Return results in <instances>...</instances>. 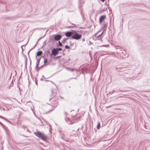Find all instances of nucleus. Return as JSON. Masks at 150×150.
<instances>
[{"label":"nucleus","instance_id":"obj_1","mask_svg":"<svg viewBox=\"0 0 150 150\" xmlns=\"http://www.w3.org/2000/svg\"><path fill=\"white\" fill-rule=\"evenodd\" d=\"M34 133L40 139L42 140L45 142L47 141V135L45 134L44 133L37 131L36 132H34Z\"/></svg>","mask_w":150,"mask_h":150},{"label":"nucleus","instance_id":"obj_2","mask_svg":"<svg viewBox=\"0 0 150 150\" xmlns=\"http://www.w3.org/2000/svg\"><path fill=\"white\" fill-rule=\"evenodd\" d=\"M82 30L79 31V30H73V34L72 35V38L76 40H80L82 36V34L78 33L81 32Z\"/></svg>","mask_w":150,"mask_h":150},{"label":"nucleus","instance_id":"obj_3","mask_svg":"<svg viewBox=\"0 0 150 150\" xmlns=\"http://www.w3.org/2000/svg\"><path fill=\"white\" fill-rule=\"evenodd\" d=\"M62 36L60 34H55L52 36L51 38V40L52 41L54 40L56 41H59L62 38Z\"/></svg>","mask_w":150,"mask_h":150},{"label":"nucleus","instance_id":"obj_4","mask_svg":"<svg viewBox=\"0 0 150 150\" xmlns=\"http://www.w3.org/2000/svg\"><path fill=\"white\" fill-rule=\"evenodd\" d=\"M116 52L118 55L122 56L125 54V52L123 50H121L120 49H117Z\"/></svg>","mask_w":150,"mask_h":150},{"label":"nucleus","instance_id":"obj_5","mask_svg":"<svg viewBox=\"0 0 150 150\" xmlns=\"http://www.w3.org/2000/svg\"><path fill=\"white\" fill-rule=\"evenodd\" d=\"M93 39H96L97 40H99L101 42H102V37L100 36L99 37H98L97 33H96L93 36Z\"/></svg>","mask_w":150,"mask_h":150},{"label":"nucleus","instance_id":"obj_6","mask_svg":"<svg viewBox=\"0 0 150 150\" xmlns=\"http://www.w3.org/2000/svg\"><path fill=\"white\" fill-rule=\"evenodd\" d=\"M73 30H72L71 31H68L65 33V35L67 37H72V35L73 34Z\"/></svg>","mask_w":150,"mask_h":150},{"label":"nucleus","instance_id":"obj_7","mask_svg":"<svg viewBox=\"0 0 150 150\" xmlns=\"http://www.w3.org/2000/svg\"><path fill=\"white\" fill-rule=\"evenodd\" d=\"M51 52H52V54H53V55L55 56L59 53V52L57 51L56 48H53Z\"/></svg>","mask_w":150,"mask_h":150},{"label":"nucleus","instance_id":"obj_8","mask_svg":"<svg viewBox=\"0 0 150 150\" xmlns=\"http://www.w3.org/2000/svg\"><path fill=\"white\" fill-rule=\"evenodd\" d=\"M106 18L105 15H103L100 16L99 19V22L100 23H101Z\"/></svg>","mask_w":150,"mask_h":150},{"label":"nucleus","instance_id":"obj_9","mask_svg":"<svg viewBox=\"0 0 150 150\" xmlns=\"http://www.w3.org/2000/svg\"><path fill=\"white\" fill-rule=\"evenodd\" d=\"M107 26V24L104 23L103 25V26H102L101 28V30L102 31L103 30H104V31H106Z\"/></svg>","mask_w":150,"mask_h":150},{"label":"nucleus","instance_id":"obj_10","mask_svg":"<svg viewBox=\"0 0 150 150\" xmlns=\"http://www.w3.org/2000/svg\"><path fill=\"white\" fill-rule=\"evenodd\" d=\"M65 120L66 122L69 125H71L73 123V122H72L71 120L69 118L67 117V119H65Z\"/></svg>","mask_w":150,"mask_h":150},{"label":"nucleus","instance_id":"obj_11","mask_svg":"<svg viewBox=\"0 0 150 150\" xmlns=\"http://www.w3.org/2000/svg\"><path fill=\"white\" fill-rule=\"evenodd\" d=\"M42 52L41 51H38L37 53V55L36 58H37V56H41L42 54Z\"/></svg>","mask_w":150,"mask_h":150},{"label":"nucleus","instance_id":"obj_12","mask_svg":"<svg viewBox=\"0 0 150 150\" xmlns=\"http://www.w3.org/2000/svg\"><path fill=\"white\" fill-rule=\"evenodd\" d=\"M81 116H79L77 117L73 118V120H74V122H78L81 118Z\"/></svg>","mask_w":150,"mask_h":150},{"label":"nucleus","instance_id":"obj_13","mask_svg":"<svg viewBox=\"0 0 150 150\" xmlns=\"http://www.w3.org/2000/svg\"><path fill=\"white\" fill-rule=\"evenodd\" d=\"M50 63L47 62V59L46 58L44 59V65H47L49 64Z\"/></svg>","mask_w":150,"mask_h":150},{"label":"nucleus","instance_id":"obj_14","mask_svg":"<svg viewBox=\"0 0 150 150\" xmlns=\"http://www.w3.org/2000/svg\"><path fill=\"white\" fill-rule=\"evenodd\" d=\"M41 57L40 58H38L37 59L36 61V67H38V66L39 65V64L40 63V62L41 59Z\"/></svg>","mask_w":150,"mask_h":150},{"label":"nucleus","instance_id":"obj_15","mask_svg":"<svg viewBox=\"0 0 150 150\" xmlns=\"http://www.w3.org/2000/svg\"><path fill=\"white\" fill-rule=\"evenodd\" d=\"M115 69H120V70H119L120 71V72H121V71H124V68H123V67H120V68H119V67H116L115 68Z\"/></svg>","mask_w":150,"mask_h":150},{"label":"nucleus","instance_id":"obj_16","mask_svg":"<svg viewBox=\"0 0 150 150\" xmlns=\"http://www.w3.org/2000/svg\"><path fill=\"white\" fill-rule=\"evenodd\" d=\"M101 127L100 123V122H98L97 126V128L98 130H99Z\"/></svg>","mask_w":150,"mask_h":150},{"label":"nucleus","instance_id":"obj_17","mask_svg":"<svg viewBox=\"0 0 150 150\" xmlns=\"http://www.w3.org/2000/svg\"><path fill=\"white\" fill-rule=\"evenodd\" d=\"M1 126L3 127V128L7 132L8 129V127L2 124V125Z\"/></svg>","mask_w":150,"mask_h":150},{"label":"nucleus","instance_id":"obj_18","mask_svg":"<svg viewBox=\"0 0 150 150\" xmlns=\"http://www.w3.org/2000/svg\"><path fill=\"white\" fill-rule=\"evenodd\" d=\"M0 118L4 119V120H6L7 122H8L10 123V122L9 120H8L6 118H4L3 117H2V116L0 115Z\"/></svg>","mask_w":150,"mask_h":150},{"label":"nucleus","instance_id":"obj_19","mask_svg":"<svg viewBox=\"0 0 150 150\" xmlns=\"http://www.w3.org/2000/svg\"><path fill=\"white\" fill-rule=\"evenodd\" d=\"M46 40L43 43L42 45V48L45 47L46 45Z\"/></svg>","mask_w":150,"mask_h":150},{"label":"nucleus","instance_id":"obj_20","mask_svg":"<svg viewBox=\"0 0 150 150\" xmlns=\"http://www.w3.org/2000/svg\"><path fill=\"white\" fill-rule=\"evenodd\" d=\"M36 44H35V45L30 49V50L28 52V55L29 56V52H30L32 50H33V49H34V48H35V46H36Z\"/></svg>","mask_w":150,"mask_h":150},{"label":"nucleus","instance_id":"obj_21","mask_svg":"<svg viewBox=\"0 0 150 150\" xmlns=\"http://www.w3.org/2000/svg\"><path fill=\"white\" fill-rule=\"evenodd\" d=\"M59 44V46L60 47H63V46L61 42L59 41L58 42Z\"/></svg>","mask_w":150,"mask_h":150},{"label":"nucleus","instance_id":"obj_22","mask_svg":"<svg viewBox=\"0 0 150 150\" xmlns=\"http://www.w3.org/2000/svg\"><path fill=\"white\" fill-rule=\"evenodd\" d=\"M25 67L27 68V59H25Z\"/></svg>","mask_w":150,"mask_h":150},{"label":"nucleus","instance_id":"obj_23","mask_svg":"<svg viewBox=\"0 0 150 150\" xmlns=\"http://www.w3.org/2000/svg\"><path fill=\"white\" fill-rule=\"evenodd\" d=\"M59 134H60V135L62 139H64V134L63 133H62V132H61V133H60Z\"/></svg>","mask_w":150,"mask_h":150},{"label":"nucleus","instance_id":"obj_24","mask_svg":"<svg viewBox=\"0 0 150 150\" xmlns=\"http://www.w3.org/2000/svg\"><path fill=\"white\" fill-rule=\"evenodd\" d=\"M40 69V67H38V66L37 67H36V66H35V69L37 71H38Z\"/></svg>","mask_w":150,"mask_h":150},{"label":"nucleus","instance_id":"obj_25","mask_svg":"<svg viewBox=\"0 0 150 150\" xmlns=\"http://www.w3.org/2000/svg\"><path fill=\"white\" fill-rule=\"evenodd\" d=\"M56 48L58 52H59V51H62V48H61L57 47Z\"/></svg>","mask_w":150,"mask_h":150},{"label":"nucleus","instance_id":"obj_26","mask_svg":"<svg viewBox=\"0 0 150 150\" xmlns=\"http://www.w3.org/2000/svg\"><path fill=\"white\" fill-rule=\"evenodd\" d=\"M68 39V38H64L62 41V42L63 43H64Z\"/></svg>","mask_w":150,"mask_h":150},{"label":"nucleus","instance_id":"obj_27","mask_svg":"<svg viewBox=\"0 0 150 150\" xmlns=\"http://www.w3.org/2000/svg\"><path fill=\"white\" fill-rule=\"evenodd\" d=\"M65 48L66 49H69L70 48V47L68 45H66L65 46Z\"/></svg>","mask_w":150,"mask_h":150},{"label":"nucleus","instance_id":"obj_28","mask_svg":"<svg viewBox=\"0 0 150 150\" xmlns=\"http://www.w3.org/2000/svg\"><path fill=\"white\" fill-rule=\"evenodd\" d=\"M72 24L73 25V28L77 27H78V25H79V24H78L77 25L76 24H72Z\"/></svg>","mask_w":150,"mask_h":150},{"label":"nucleus","instance_id":"obj_29","mask_svg":"<svg viewBox=\"0 0 150 150\" xmlns=\"http://www.w3.org/2000/svg\"><path fill=\"white\" fill-rule=\"evenodd\" d=\"M61 57V56H58L56 57H53L52 58L54 59H58Z\"/></svg>","mask_w":150,"mask_h":150},{"label":"nucleus","instance_id":"obj_30","mask_svg":"<svg viewBox=\"0 0 150 150\" xmlns=\"http://www.w3.org/2000/svg\"><path fill=\"white\" fill-rule=\"evenodd\" d=\"M116 91H115L114 90H113V91H111L110 92H109V93L110 94H112V93H115V92Z\"/></svg>","mask_w":150,"mask_h":150},{"label":"nucleus","instance_id":"obj_31","mask_svg":"<svg viewBox=\"0 0 150 150\" xmlns=\"http://www.w3.org/2000/svg\"><path fill=\"white\" fill-rule=\"evenodd\" d=\"M46 53L47 54H50V50H48L46 51Z\"/></svg>","mask_w":150,"mask_h":150},{"label":"nucleus","instance_id":"obj_32","mask_svg":"<svg viewBox=\"0 0 150 150\" xmlns=\"http://www.w3.org/2000/svg\"><path fill=\"white\" fill-rule=\"evenodd\" d=\"M103 30V31L101 33V34H100L99 35H98V37H99L100 36H102V35L103 33L104 32H105V31H104V30Z\"/></svg>","mask_w":150,"mask_h":150},{"label":"nucleus","instance_id":"obj_33","mask_svg":"<svg viewBox=\"0 0 150 150\" xmlns=\"http://www.w3.org/2000/svg\"><path fill=\"white\" fill-rule=\"evenodd\" d=\"M35 83L36 85L38 86V81H37V79H35Z\"/></svg>","mask_w":150,"mask_h":150},{"label":"nucleus","instance_id":"obj_34","mask_svg":"<svg viewBox=\"0 0 150 150\" xmlns=\"http://www.w3.org/2000/svg\"><path fill=\"white\" fill-rule=\"evenodd\" d=\"M44 78V79H45L46 78L45 77V76L43 75H42V78L40 79V81H42L43 80Z\"/></svg>","mask_w":150,"mask_h":150},{"label":"nucleus","instance_id":"obj_35","mask_svg":"<svg viewBox=\"0 0 150 150\" xmlns=\"http://www.w3.org/2000/svg\"><path fill=\"white\" fill-rule=\"evenodd\" d=\"M119 91H120L121 92H127L126 91H123L121 90H119Z\"/></svg>","mask_w":150,"mask_h":150},{"label":"nucleus","instance_id":"obj_36","mask_svg":"<svg viewBox=\"0 0 150 150\" xmlns=\"http://www.w3.org/2000/svg\"><path fill=\"white\" fill-rule=\"evenodd\" d=\"M69 43H70V45L71 46H73L74 45V43H72L70 41L69 42Z\"/></svg>","mask_w":150,"mask_h":150},{"label":"nucleus","instance_id":"obj_37","mask_svg":"<svg viewBox=\"0 0 150 150\" xmlns=\"http://www.w3.org/2000/svg\"><path fill=\"white\" fill-rule=\"evenodd\" d=\"M59 133L62 132V129H59Z\"/></svg>","mask_w":150,"mask_h":150},{"label":"nucleus","instance_id":"obj_38","mask_svg":"<svg viewBox=\"0 0 150 150\" xmlns=\"http://www.w3.org/2000/svg\"><path fill=\"white\" fill-rule=\"evenodd\" d=\"M73 28V26H68L66 27V28Z\"/></svg>","mask_w":150,"mask_h":150},{"label":"nucleus","instance_id":"obj_39","mask_svg":"<svg viewBox=\"0 0 150 150\" xmlns=\"http://www.w3.org/2000/svg\"><path fill=\"white\" fill-rule=\"evenodd\" d=\"M46 65H44V64L43 65L41 66L40 67V68L41 69L44 67V66H46Z\"/></svg>","mask_w":150,"mask_h":150},{"label":"nucleus","instance_id":"obj_40","mask_svg":"<svg viewBox=\"0 0 150 150\" xmlns=\"http://www.w3.org/2000/svg\"><path fill=\"white\" fill-rule=\"evenodd\" d=\"M65 68H66V69H67L69 71H70V70L71 68H69V67H66Z\"/></svg>","mask_w":150,"mask_h":150},{"label":"nucleus","instance_id":"obj_41","mask_svg":"<svg viewBox=\"0 0 150 150\" xmlns=\"http://www.w3.org/2000/svg\"><path fill=\"white\" fill-rule=\"evenodd\" d=\"M1 108H3V110L5 111V109L4 108H3L2 107V106H0V109H1Z\"/></svg>","mask_w":150,"mask_h":150},{"label":"nucleus","instance_id":"obj_42","mask_svg":"<svg viewBox=\"0 0 150 150\" xmlns=\"http://www.w3.org/2000/svg\"><path fill=\"white\" fill-rule=\"evenodd\" d=\"M74 69H71L70 71H73L74 70Z\"/></svg>","mask_w":150,"mask_h":150},{"label":"nucleus","instance_id":"obj_43","mask_svg":"<svg viewBox=\"0 0 150 150\" xmlns=\"http://www.w3.org/2000/svg\"><path fill=\"white\" fill-rule=\"evenodd\" d=\"M45 36V35H44V36H43V37H41L38 40V41H39L40 39L42 38H43Z\"/></svg>","mask_w":150,"mask_h":150},{"label":"nucleus","instance_id":"obj_44","mask_svg":"<svg viewBox=\"0 0 150 150\" xmlns=\"http://www.w3.org/2000/svg\"><path fill=\"white\" fill-rule=\"evenodd\" d=\"M30 67H31V60L30 59Z\"/></svg>","mask_w":150,"mask_h":150},{"label":"nucleus","instance_id":"obj_45","mask_svg":"<svg viewBox=\"0 0 150 150\" xmlns=\"http://www.w3.org/2000/svg\"><path fill=\"white\" fill-rule=\"evenodd\" d=\"M116 91L115 93H116L121 92H120V91H119V90H117V91Z\"/></svg>","mask_w":150,"mask_h":150},{"label":"nucleus","instance_id":"obj_46","mask_svg":"<svg viewBox=\"0 0 150 150\" xmlns=\"http://www.w3.org/2000/svg\"><path fill=\"white\" fill-rule=\"evenodd\" d=\"M82 42H83L85 41V39L84 38H83V39H82Z\"/></svg>","mask_w":150,"mask_h":150},{"label":"nucleus","instance_id":"obj_47","mask_svg":"<svg viewBox=\"0 0 150 150\" xmlns=\"http://www.w3.org/2000/svg\"><path fill=\"white\" fill-rule=\"evenodd\" d=\"M115 70L117 71H119V72H120V71L119 70H120V69H115Z\"/></svg>","mask_w":150,"mask_h":150},{"label":"nucleus","instance_id":"obj_48","mask_svg":"<svg viewBox=\"0 0 150 150\" xmlns=\"http://www.w3.org/2000/svg\"><path fill=\"white\" fill-rule=\"evenodd\" d=\"M105 0H100L102 2H104Z\"/></svg>","mask_w":150,"mask_h":150},{"label":"nucleus","instance_id":"obj_49","mask_svg":"<svg viewBox=\"0 0 150 150\" xmlns=\"http://www.w3.org/2000/svg\"><path fill=\"white\" fill-rule=\"evenodd\" d=\"M52 55H53V54H52V52L50 54V56L51 57H52Z\"/></svg>","mask_w":150,"mask_h":150},{"label":"nucleus","instance_id":"obj_50","mask_svg":"<svg viewBox=\"0 0 150 150\" xmlns=\"http://www.w3.org/2000/svg\"><path fill=\"white\" fill-rule=\"evenodd\" d=\"M75 70H76V72H77L78 71H79V70H77L76 69H75Z\"/></svg>","mask_w":150,"mask_h":150},{"label":"nucleus","instance_id":"obj_51","mask_svg":"<svg viewBox=\"0 0 150 150\" xmlns=\"http://www.w3.org/2000/svg\"><path fill=\"white\" fill-rule=\"evenodd\" d=\"M76 114H76L75 115H72V116L73 117H74V116H75Z\"/></svg>","mask_w":150,"mask_h":150},{"label":"nucleus","instance_id":"obj_52","mask_svg":"<svg viewBox=\"0 0 150 150\" xmlns=\"http://www.w3.org/2000/svg\"><path fill=\"white\" fill-rule=\"evenodd\" d=\"M81 14L82 16H83V14H82V12L81 11Z\"/></svg>","mask_w":150,"mask_h":150},{"label":"nucleus","instance_id":"obj_53","mask_svg":"<svg viewBox=\"0 0 150 150\" xmlns=\"http://www.w3.org/2000/svg\"><path fill=\"white\" fill-rule=\"evenodd\" d=\"M0 125H2V123L1 122H0Z\"/></svg>","mask_w":150,"mask_h":150},{"label":"nucleus","instance_id":"obj_54","mask_svg":"<svg viewBox=\"0 0 150 150\" xmlns=\"http://www.w3.org/2000/svg\"><path fill=\"white\" fill-rule=\"evenodd\" d=\"M79 28H80V29H83V28H83V27H79Z\"/></svg>","mask_w":150,"mask_h":150},{"label":"nucleus","instance_id":"obj_55","mask_svg":"<svg viewBox=\"0 0 150 150\" xmlns=\"http://www.w3.org/2000/svg\"><path fill=\"white\" fill-rule=\"evenodd\" d=\"M53 110V109H51V110H50V111H49V112H50V111H51L52 110Z\"/></svg>","mask_w":150,"mask_h":150},{"label":"nucleus","instance_id":"obj_56","mask_svg":"<svg viewBox=\"0 0 150 150\" xmlns=\"http://www.w3.org/2000/svg\"><path fill=\"white\" fill-rule=\"evenodd\" d=\"M130 146L129 145V149H130Z\"/></svg>","mask_w":150,"mask_h":150},{"label":"nucleus","instance_id":"obj_57","mask_svg":"<svg viewBox=\"0 0 150 150\" xmlns=\"http://www.w3.org/2000/svg\"><path fill=\"white\" fill-rule=\"evenodd\" d=\"M105 11V9H103L102 11Z\"/></svg>","mask_w":150,"mask_h":150},{"label":"nucleus","instance_id":"obj_58","mask_svg":"<svg viewBox=\"0 0 150 150\" xmlns=\"http://www.w3.org/2000/svg\"><path fill=\"white\" fill-rule=\"evenodd\" d=\"M51 92H52V93H53V90H51Z\"/></svg>","mask_w":150,"mask_h":150},{"label":"nucleus","instance_id":"obj_59","mask_svg":"<svg viewBox=\"0 0 150 150\" xmlns=\"http://www.w3.org/2000/svg\"><path fill=\"white\" fill-rule=\"evenodd\" d=\"M22 73H21V76H20V78H19V79H20V78H21V75H22Z\"/></svg>","mask_w":150,"mask_h":150},{"label":"nucleus","instance_id":"obj_60","mask_svg":"<svg viewBox=\"0 0 150 150\" xmlns=\"http://www.w3.org/2000/svg\"><path fill=\"white\" fill-rule=\"evenodd\" d=\"M61 98H62L63 99V97H61Z\"/></svg>","mask_w":150,"mask_h":150},{"label":"nucleus","instance_id":"obj_61","mask_svg":"<svg viewBox=\"0 0 150 150\" xmlns=\"http://www.w3.org/2000/svg\"><path fill=\"white\" fill-rule=\"evenodd\" d=\"M23 127H24V128H25V127H24V126H23Z\"/></svg>","mask_w":150,"mask_h":150},{"label":"nucleus","instance_id":"obj_62","mask_svg":"<svg viewBox=\"0 0 150 150\" xmlns=\"http://www.w3.org/2000/svg\"><path fill=\"white\" fill-rule=\"evenodd\" d=\"M23 127H24V128H25V127H24V126H23Z\"/></svg>","mask_w":150,"mask_h":150},{"label":"nucleus","instance_id":"obj_63","mask_svg":"<svg viewBox=\"0 0 150 150\" xmlns=\"http://www.w3.org/2000/svg\"><path fill=\"white\" fill-rule=\"evenodd\" d=\"M22 51H23V48H22Z\"/></svg>","mask_w":150,"mask_h":150},{"label":"nucleus","instance_id":"obj_64","mask_svg":"<svg viewBox=\"0 0 150 150\" xmlns=\"http://www.w3.org/2000/svg\"><path fill=\"white\" fill-rule=\"evenodd\" d=\"M74 111V110H71V112H72V111Z\"/></svg>","mask_w":150,"mask_h":150}]
</instances>
